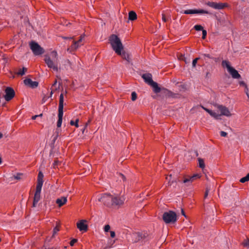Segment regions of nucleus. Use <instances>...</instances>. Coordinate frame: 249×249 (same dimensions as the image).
Instances as JSON below:
<instances>
[{
	"instance_id": "nucleus-33",
	"label": "nucleus",
	"mask_w": 249,
	"mask_h": 249,
	"mask_svg": "<svg viewBox=\"0 0 249 249\" xmlns=\"http://www.w3.org/2000/svg\"><path fill=\"white\" fill-rule=\"evenodd\" d=\"M59 231V227L57 225L54 228L53 230V234L52 235V237H54L55 234Z\"/></svg>"
},
{
	"instance_id": "nucleus-21",
	"label": "nucleus",
	"mask_w": 249,
	"mask_h": 249,
	"mask_svg": "<svg viewBox=\"0 0 249 249\" xmlns=\"http://www.w3.org/2000/svg\"><path fill=\"white\" fill-rule=\"evenodd\" d=\"M133 236L135 238L134 242H137L141 239L146 237L145 234H142L140 232H136L133 233Z\"/></svg>"
},
{
	"instance_id": "nucleus-27",
	"label": "nucleus",
	"mask_w": 249,
	"mask_h": 249,
	"mask_svg": "<svg viewBox=\"0 0 249 249\" xmlns=\"http://www.w3.org/2000/svg\"><path fill=\"white\" fill-rule=\"evenodd\" d=\"M27 71V68L23 67L22 69H20L17 72V74L18 75H23Z\"/></svg>"
},
{
	"instance_id": "nucleus-36",
	"label": "nucleus",
	"mask_w": 249,
	"mask_h": 249,
	"mask_svg": "<svg viewBox=\"0 0 249 249\" xmlns=\"http://www.w3.org/2000/svg\"><path fill=\"white\" fill-rule=\"evenodd\" d=\"M194 28L196 31H202L203 29V27L200 25H196Z\"/></svg>"
},
{
	"instance_id": "nucleus-23",
	"label": "nucleus",
	"mask_w": 249,
	"mask_h": 249,
	"mask_svg": "<svg viewBox=\"0 0 249 249\" xmlns=\"http://www.w3.org/2000/svg\"><path fill=\"white\" fill-rule=\"evenodd\" d=\"M122 57L127 61L128 63H129L131 61V59L130 58V55L128 53H126L125 51L121 52V54L120 55Z\"/></svg>"
},
{
	"instance_id": "nucleus-12",
	"label": "nucleus",
	"mask_w": 249,
	"mask_h": 249,
	"mask_svg": "<svg viewBox=\"0 0 249 249\" xmlns=\"http://www.w3.org/2000/svg\"><path fill=\"white\" fill-rule=\"evenodd\" d=\"M84 35H81L79 39L77 41H73V44L71 45L70 48H68L67 51L70 52L74 51L76 50L81 44H80L82 42L83 38H84Z\"/></svg>"
},
{
	"instance_id": "nucleus-13",
	"label": "nucleus",
	"mask_w": 249,
	"mask_h": 249,
	"mask_svg": "<svg viewBox=\"0 0 249 249\" xmlns=\"http://www.w3.org/2000/svg\"><path fill=\"white\" fill-rule=\"evenodd\" d=\"M181 13L185 14H209L210 13L206 10L203 9H190L186 10L184 11L180 12Z\"/></svg>"
},
{
	"instance_id": "nucleus-39",
	"label": "nucleus",
	"mask_w": 249,
	"mask_h": 249,
	"mask_svg": "<svg viewBox=\"0 0 249 249\" xmlns=\"http://www.w3.org/2000/svg\"><path fill=\"white\" fill-rule=\"evenodd\" d=\"M210 189L208 187H207L205 192V194H204V198H206V197H207L209 192L210 191Z\"/></svg>"
},
{
	"instance_id": "nucleus-1",
	"label": "nucleus",
	"mask_w": 249,
	"mask_h": 249,
	"mask_svg": "<svg viewBox=\"0 0 249 249\" xmlns=\"http://www.w3.org/2000/svg\"><path fill=\"white\" fill-rule=\"evenodd\" d=\"M44 61L47 66L53 71H58V57L57 53L55 51L51 53V56L48 55H45Z\"/></svg>"
},
{
	"instance_id": "nucleus-16",
	"label": "nucleus",
	"mask_w": 249,
	"mask_h": 249,
	"mask_svg": "<svg viewBox=\"0 0 249 249\" xmlns=\"http://www.w3.org/2000/svg\"><path fill=\"white\" fill-rule=\"evenodd\" d=\"M87 220H81L77 223V227L80 231H87L88 230L87 224H86Z\"/></svg>"
},
{
	"instance_id": "nucleus-62",
	"label": "nucleus",
	"mask_w": 249,
	"mask_h": 249,
	"mask_svg": "<svg viewBox=\"0 0 249 249\" xmlns=\"http://www.w3.org/2000/svg\"><path fill=\"white\" fill-rule=\"evenodd\" d=\"M183 60L185 61V62L186 63H188V62L187 61V60H186V58H185Z\"/></svg>"
},
{
	"instance_id": "nucleus-64",
	"label": "nucleus",
	"mask_w": 249,
	"mask_h": 249,
	"mask_svg": "<svg viewBox=\"0 0 249 249\" xmlns=\"http://www.w3.org/2000/svg\"><path fill=\"white\" fill-rule=\"evenodd\" d=\"M209 74V72H207V74H206V77H207L208 76V74Z\"/></svg>"
},
{
	"instance_id": "nucleus-40",
	"label": "nucleus",
	"mask_w": 249,
	"mask_h": 249,
	"mask_svg": "<svg viewBox=\"0 0 249 249\" xmlns=\"http://www.w3.org/2000/svg\"><path fill=\"white\" fill-rule=\"evenodd\" d=\"M59 163V161L57 159L55 160L54 161V162L53 163V168H56Z\"/></svg>"
},
{
	"instance_id": "nucleus-48",
	"label": "nucleus",
	"mask_w": 249,
	"mask_h": 249,
	"mask_svg": "<svg viewBox=\"0 0 249 249\" xmlns=\"http://www.w3.org/2000/svg\"><path fill=\"white\" fill-rule=\"evenodd\" d=\"M119 175L121 177L122 179L124 180V181H125L126 180V178L125 177V176L123 175L121 173H120L119 174Z\"/></svg>"
},
{
	"instance_id": "nucleus-2",
	"label": "nucleus",
	"mask_w": 249,
	"mask_h": 249,
	"mask_svg": "<svg viewBox=\"0 0 249 249\" xmlns=\"http://www.w3.org/2000/svg\"><path fill=\"white\" fill-rule=\"evenodd\" d=\"M109 40L112 49L118 55H121L124 47L120 39L117 35L113 34L109 36Z\"/></svg>"
},
{
	"instance_id": "nucleus-38",
	"label": "nucleus",
	"mask_w": 249,
	"mask_h": 249,
	"mask_svg": "<svg viewBox=\"0 0 249 249\" xmlns=\"http://www.w3.org/2000/svg\"><path fill=\"white\" fill-rule=\"evenodd\" d=\"M202 38L203 39H205V38H206V36H207V31H206V30H204V29H203V30H202Z\"/></svg>"
},
{
	"instance_id": "nucleus-6",
	"label": "nucleus",
	"mask_w": 249,
	"mask_h": 249,
	"mask_svg": "<svg viewBox=\"0 0 249 249\" xmlns=\"http://www.w3.org/2000/svg\"><path fill=\"white\" fill-rule=\"evenodd\" d=\"M150 86L152 87L153 88V91L156 93H158L162 90L163 93L168 97L174 96V93L166 89L163 88L161 89L160 87H159L158 83L155 82L152 83Z\"/></svg>"
},
{
	"instance_id": "nucleus-30",
	"label": "nucleus",
	"mask_w": 249,
	"mask_h": 249,
	"mask_svg": "<svg viewBox=\"0 0 249 249\" xmlns=\"http://www.w3.org/2000/svg\"><path fill=\"white\" fill-rule=\"evenodd\" d=\"M211 112H212V113L210 114V115L211 116H212V117H213V118H214L216 119H220V117L221 116V115L217 114L216 112L213 111L212 110Z\"/></svg>"
},
{
	"instance_id": "nucleus-55",
	"label": "nucleus",
	"mask_w": 249,
	"mask_h": 249,
	"mask_svg": "<svg viewBox=\"0 0 249 249\" xmlns=\"http://www.w3.org/2000/svg\"><path fill=\"white\" fill-rule=\"evenodd\" d=\"M38 117V115H35L32 117V119L35 120L36 119V118Z\"/></svg>"
},
{
	"instance_id": "nucleus-51",
	"label": "nucleus",
	"mask_w": 249,
	"mask_h": 249,
	"mask_svg": "<svg viewBox=\"0 0 249 249\" xmlns=\"http://www.w3.org/2000/svg\"><path fill=\"white\" fill-rule=\"evenodd\" d=\"M204 56L205 57H207L209 58H212V59H214V60L216 59L215 58H213L211 57L209 54H204Z\"/></svg>"
},
{
	"instance_id": "nucleus-10",
	"label": "nucleus",
	"mask_w": 249,
	"mask_h": 249,
	"mask_svg": "<svg viewBox=\"0 0 249 249\" xmlns=\"http://www.w3.org/2000/svg\"><path fill=\"white\" fill-rule=\"evenodd\" d=\"M201 176L198 174H194L193 176L190 177L188 176L184 178L182 182L185 184L186 186H190L192 183L197 178H199Z\"/></svg>"
},
{
	"instance_id": "nucleus-52",
	"label": "nucleus",
	"mask_w": 249,
	"mask_h": 249,
	"mask_svg": "<svg viewBox=\"0 0 249 249\" xmlns=\"http://www.w3.org/2000/svg\"><path fill=\"white\" fill-rule=\"evenodd\" d=\"M185 58V57L184 55H182V54H180V55L179 57V59L182 60H184Z\"/></svg>"
},
{
	"instance_id": "nucleus-22",
	"label": "nucleus",
	"mask_w": 249,
	"mask_h": 249,
	"mask_svg": "<svg viewBox=\"0 0 249 249\" xmlns=\"http://www.w3.org/2000/svg\"><path fill=\"white\" fill-rule=\"evenodd\" d=\"M67 201V198L65 196H63L60 198H58L56 200V203L58 204L59 207L63 206Z\"/></svg>"
},
{
	"instance_id": "nucleus-63",
	"label": "nucleus",
	"mask_w": 249,
	"mask_h": 249,
	"mask_svg": "<svg viewBox=\"0 0 249 249\" xmlns=\"http://www.w3.org/2000/svg\"><path fill=\"white\" fill-rule=\"evenodd\" d=\"M2 162V160H1V158L0 157V164Z\"/></svg>"
},
{
	"instance_id": "nucleus-14",
	"label": "nucleus",
	"mask_w": 249,
	"mask_h": 249,
	"mask_svg": "<svg viewBox=\"0 0 249 249\" xmlns=\"http://www.w3.org/2000/svg\"><path fill=\"white\" fill-rule=\"evenodd\" d=\"M41 188L36 187V192L35 193L34 200L33 203V207H36L37 203L40 199V193Z\"/></svg>"
},
{
	"instance_id": "nucleus-20",
	"label": "nucleus",
	"mask_w": 249,
	"mask_h": 249,
	"mask_svg": "<svg viewBox=\"0 0 249 249\" xmlns=\"http://www.w3.org/2000/svg\"><path fill=\"white\" fill-rule=\"evenodd\" d=\"M231 77L234 79H240L241 78L240 74L238 73V71L233 67L228 71Z\"/></svg>"
},
{
	"instance_id": "nucleus-15",
	"label": "nucleus",
	"mask_w": 249,
	"mask_h": 249,
	"mask_svg": "<svg viewBox=\"0 0 249 249\" xmlns=\"http://www.w3.org/2000/svg\"><path fill=\"white\" fill-rule=\"evenodd\" d=\"M216 107L220 111L221 114L220 115H224L227 117L231 116V113H230L228 108L225 106L222 105H216Z\"/></svg>"
},
{
	"instance_id": "nucleus-50",
	"label": "nucleus",
	"mask_w": 249,
	"mask_h": 249,
	"mask_svg": "<svg viewBox=\"0 0 249 249\" xmlns=\"http://www.w3.org/2000/svg\"><path fill=\"white\" fill-rule=\"evenodd\" d=\"M110 236L112 238H114L115 236V232L113 231H110Z\"/></svg>"
},
{
	"instance_id": "nucleus-56",
	"label": "nucleus",
	"mask_w": 249,
	"mask_h": 249,
	"mask_svg": "<svg viewBox=\"0 0 249 249\" xmlns=\"http://www.w3.org/2000/svg\"><path fill=\"white\" fill-rule=\"evenodd\" d=\"M73 37H64V39H72Z\"/></svg>"
},
{
	"instance_id": "nucleus-9",
	"label": "nucleus",
	"mask_w": 249,
	"mask_h": 249,
	"mask_svg": "<svg viewBox=\"0 0 249 249\" xmlns=\"http://www.w3.org/2000/svg\"><path fill=\"white\" fill-rule=\"evenodd\" d=\"M5 92L4 99L6 101H10L15 95L14 90L11 87H7L5 89Z\"/></svg>"
},
{
	"instance_id": "nucleus-31",
	"label": "nucleus",
	"mask_w": 249,
	"mask_h": 249,
	"mask_svg": "<svg viewBox=\"0 0 249 249\" xmlns=\"http://www.w3.org/2000/svg\"><path fill=\"white\" fill-rule=\"evenodd\" d=\"M242 245L244 247L247 248H249V239L247 238L246 240H245L242 243Z\"/></svg>"
},
{
	"instance_id": "nucleus-4",
	"label": "nucleus",
	"mask_w": 249,
	"mask_h": 249,
	"mask_svg": "<svg viewBox=\"0 0 249 249\" xmlns=\"http://www.w3.org/2000/svg\"><path fill=\"white\" fill-rule=\"evenodd\" d=\"M64 95L63 93H61L59 97V103L58 107V119L57 122V126L60 127L61 126L62 123V119L63 115V107H64Z\"/></svg>"
},
{
	"instance_id": "nucleus-7",
	"label": "nucleus",
	"mask_w": 249,
	"mask_h": 249,
	"mask_svg": "<svg viewBox=\"0 0 249 249\" xmlns=\"http://www.w3.org/2000/svg\"><path fill=\"white\" fill-rule=\"evenodd\" d=\"M30 48L35 55H41L44 53V50L37 43L32 41L30 44Z\"/></svg>"
},
{
	"instance_id": "nucleus-37",
	"label": "nucleus",
	"mask_w": 249,
	"mask_h": 249,
	"mask_svg": "<svg viewBox=\"0 0 249 249\" xmlns=\"http://www.w3.org/2000/svg\"><path fill=\"white\" fill-rule=\"evenodd\" d=\"M199 59V58L197 57L193 60V62H192V66L193 68L196 67L197 62Z\"/></svg>"
},
{
	"instance_id": "nucleus-19",
	"label": "nucleus",
	"mask_w": 249,
	"mask_h": 249,
	"mask_svg": "<svg viewBox=\"0 0 249 249\" xmlns=\"http://www.w3.org/2000/svg\"><path fill=\"white\" fill-rule=\"evenodd\" d=\"M43 177L44 175L43 173L40 171L37 176V181L36 187L42 188L43 183Z\"/></svg>"
},
{
	"instance_id": "nucleus-49",
	"label": "nucleus",
	"mask_w": 249,
	"mask_h": 249,
	"mask_svg": "<svg viewBox=\"0 0 249 249\" xmlns=\"http://www.w3.org/2000/svg\"><path fill=\"white\" fill-rule=\"evenodd\" d=\"M203 109H204L206 112H207L209 114L212 113V112H211L212 110H211L209 109H208V108H205V107H203Z\"/></svg>"
},
{
	"instance_id": "nucleus-24",
	"label": "nucleus",
	"mask_w": 249,
	"mask_h": 249,
	"mask_svg": "<svg viewBox=\"0 0 249 249\" xmlns=\"http://www.w3.org/2000/svg\"><path fill=\"white\" fill-rule=\"evenodd\" d=\"M57 80H55L53 83V84L51 88V93H50V97H51L52 94H53V92L57 90L58 89H59V87H60V83H59V85L57 87H56V84H57Z\"/></svg>"
},
{
	"instance_id": "nucleus-25",
	"label": "nucleus",
	"mask_w": 249,
	"mask_h": 249,
	"mask_svg": "<svg viewBox=\"0 0 249 249\" xmlns=\"http://www.w3.org/2000/svg\"><path fill=\"white\" fill-rule=\"evenodd\" d=\"M137 16L136 13L133 11H131L128 13V19L130 20L133 21L137 19Z\"/></svg>"
},
{
	"instance_id": "nucleus-59",
	"label": "nucleus",
	"mask_w": 249,
	"mask_h": 249,
	"mask_svg": "<svg viewBox=\"0 0 249 249\" xmlns=\"http://www.w3.org/2000/svg\"><path fill=\"white\" fill-rule=\"evenodd\" d=\"M247 96H248V99H249V93H246Z\"/></svg>"
},
{
	"instance_id": "nucleus-26",
	"label": "nucleus",
	"mask_w": 249,
	"mask_h": 249,
	"mask_svg": "<svg viewBox=\"0 0 249 249\" xmlns=\"http://www.w3.org/2000/svg\"><path fill=\"white\" fill-rule=\"evenodd\" d=\"M222 66L223 67H226L228 71L232 68L230 66V62L227 60H223L222 62Z\"/></svg>"
},
{
	"instance_id": "nucleus-61",
	"label": "nucleus",
	"mask_w": 249,
	"mask_h": 249,
	"mask_svg": "<svg viewBox=\"0 0 249 249\" xmlns=\"http://www.w3.org/2000/svg\"><path fill=\"white\" fill-rule=\"evenodd\" d=\"M57 139V136H55L54 138V139H53V141H55L56 140V139Z\"/></svg>"
},
{
	"instance_id": "nucleus-44",
	"label": "nucleus",
	"mask_w": 249,
	"mask_h": 249,
	"mask_svg": "<svg viewBox=\"0 0 249 249\" xmlns=\"http://www.w3.org/2000/svg\"><path fill=\"white\" fill-rule=\"evenodd\" d=\"M110 227L109 225H107L105 226L104 227V231H105L106 232H107L109 231V230H110Z\"/></svg>"
},
{
	"instance_id": "nucleus-58",
	"label": "nucleus",
	"mask_w": 249,
	"mask_h": 249,
	"mask_svg": "<svg viewBox=\"0 0 249 249\" xmlns=\"http://www.w3.org/2000/svg\"><path fill=\"white\" fill-rule=\"evenodd\" d=\"M46 100L45 99V97H44L43 99H42V103H44L45 102Z\"/></svg>"
},
{
	"instance_id": "nucleus-18",
	"label": "nucleus",
	"mask_w": 249,
	"mask_h": 249,
	"mask_svg": "<svg viewBox=\"0 0 249 249\" xmlns=\"http://www.w3.org/2000/svg\"><path fill=\"white\" fill-rule=\"evenodd\" d=\"M142 77L143 79L144 82L149 85L154 82L152 80V75L151 73H144L142 75Z\"/></svg>"
},
{
	"instance_id": "nucleus-43",
	"label": "nucleus",
	"mask_w": 249,
	"mask_h": 249,
	"mask_svg": "<svg viewBox=\"0 0 249 249\" xmlns=\"http://www.w3.org/2000/svg\"><path fill=\"white\" fill-rule=\"evenodd\" d=\"M90 122H91V119H89L88 120V121L86 123V124L84 126V128L83 130H82L83 133H84V131L85 129H86V128L87 127V126L89 125V124H90Z\"/></svg>"
},
{
	"instance_id": "nucleus-28",
	"label": "nucleus",
	"mask_w": 249,
	"mask_h": 249,
	"mask_svg": "<svg viewBox=\"0 0 249 249\" xmlns=\"http://www.w3.org/2000/svg\"><path fill=\"white\" fill-rule=\"evenodd\" d=\"M198 162H199V166L200 168L203 169L205 167V163L204 160L202 159L198 158Z\"/></svg>"
},
{
	"instance_id": "nucleus-57",
	"label": "nucleus",
	"mask_w": 249,
	"mask_h": 249,
	"mask_svg": "<svg viewBox=\"0 0 249 249\" xmlns=\"http://www.w3.org/2000/svg\"><path fill=\"white\" fill-rule=\"evenodd\" d=\"M3 137V134L0 132V139L2 138Z\"/></svg>"
},
{
	"instance_id": "nucleus-32",
	"label": "nucleus",
	"mask_w": 249,
	"mask_h": 249,
	"mask_svg": "<svg viewBox=\"0 0 249 249\" xmlns=\"http://www.w3.org/2000/svg\"><path fill=\"white\" fill-rule=\"evenodd\" d=\"M78 122H79V119H76L75 122H74L73 121L71 120L70 122V124L71 125H75V127H79Z\"/></svg>"
},
{
	"instance_id": "nucleus-11",
	"label": "nucleus",
	"mask_w": 249,
	"mask_h": 249,
	"mask_svg": "<svg viewBox=\"0 0 249 249\" xmlns=\"http://www.w3.org/2000/svg\"><path fill=\"white\" fill-rule=\"evenodd\" d=\"M125 198L124 196H113L112 203L114 206H121L124 204Z\"/></svg>"
},
{
	"instance_id": "nucleus-34",
	"label": "nucleus",
	"mask_w": 249,
	"mask_h": 249,
	"mask_svg": "<svg viewBox=\"0 0 249 249\" xmlns=\"http://www.w3.org/2000/svg\"><path fill=\"white\" fill-rule=\"evenodd\" d=\"M22 176V173H18L17 175L14 176V178L16 179L19 180L21 178V176Z\"/></svg>"
},
{
	"instance_id": "nucleus-53",
	"label": "nucleus",
	"mask_w": 249,
	"mask_h": 249,
	"mask_svg": "<svg viewBox=\"0 0 249 249\" xmlns=\"http://www.w3.org/2000/svg\"><path fill=\"white\" fill-rule=\"evenodd\" d=\"M181 214H182V215H183L184 217H187V216H186V214H185V212H184V211L183 209H181Z\"/></svg>"
},
{
	"instance_id": "nucleus-5",
	"label": "nucleus",
	"mask_w": 249,
	"mask_h": 249,
	"mask_svg": "<svg viewBox=\"0 0 249 249\" xmlns=\"http://www.w3.org/2000/svg\"><path fill=\"white\" fill-rule=\"evenodd\" d=\"M112 198V195L105 193L102 195L101 196L98 198V201L103 202L105 205L108 207H111L113 206Z\"/></svg>"
},
{
	"instance_id": "nucleus-60",
	"label": "nucleus",
	"mask_w": 249,
	"mask_h": 249,
	"mask_svg": "<svg viewBox=\"0 0 249 249\" xmlns=\"http://www.w3.org/2000/svg\"><path fill=\"white\" fill-rule=\"evenodd\" d=\"M42 115H43L42 113H41L40 114L38 115V117H41V116H42Z\"/></svg>"
},
{
	"instance_id": "nucleus-8",
	"label": "nucleus",
	"mask_w": 249,
	"mask_h": 249,
	"mask_svg": "<svg viewBox=\"0 0 249 249\" xmlns=\"http://www.w3.org/2000/svg\"><path fill=\"white\" fill-rule=\"evenodd\" d=\"M206 4L214 9L220 10L228 7V4L227 3L216 2L213 1H208Z\"/></svg>"
},
{
	"instance_id": "nucleus-42",
	"label": "nucleus",
	"mask_w": 249,
	"mask_h": 249,
	"mask_svg": "<svg viewBox=\"0 0 249 249\" xmlns=\"http://www.w3.org/2000/svg\"><path fill=\"white\" fill-rule=\"evenodd\" d=\"M172 178V175H170L168 177H167L166 178V179L168 180V183L170 185H171L172 183L173 182V181H172V183H171V179Z\"/></svg>"
},
{
	"instance_id": "nucleus-41",
	"label": "nucleus",
	"mask_w": 249,
	"mask_h": 249,
	"mask_svg": "<svg viewBox=\"0 0 249 249\" xmlns=\"http://www.w3.org/2000/svg\"><path fill=\"white\" fill-rule=\"evenodd\" d=\"M77 242V240L76 239H73L70 242V245L71 246H73L75 243Z\"/></svg>"
},
{
	"instance_id": "nucleus-47",
	"label": "nucleus",
	"mask_w": 249,
	"mask_h": 249,
	"mask_svg": "<svg viewBox=\"0 0 249 249\" xmlns=\"http://www.w3.org/2000/svg\"><path fill=\"white\" fill-rule=\"evenodd\" d=\"M162 20L164 22H166L167 21V19L165 17V15L164 14H162Z\"/></svg>"
},
{
	"instance_id": "nucleus-3",
	"label": "nucleus",
	"mask_w": 249,
	"mask_h": 249,
	"mask_svg": "<svg viewBox=\"0 0 249 249\" xmlns=\"http://www.w3.org/2000/svg\"><path fill=\"white\" fill-rule=\"evenodd\" d=\"M162 219L166 224L175 223L177 220V214L172 211L164 212L162 215Z\"/></svg>"
},
{
	"instance_id": "nucleus-54",
	"label": "nucleus",
	"mask_w": 249,
	"mask_h": 249,
	"mask_svg": "<svg viewBox=\"0 0 249 249\" xmlns=\"http://www.w3.org/2000/svg\"><path fill=\"white\" fill-rule=\"evenodd\" d=\"M245 92L246 93H249V89L248 88L247 85H246V87H245Z\"/></svg>"
},
{
	"instance_id": "nucleus-29",
	"label": "nucleus",
	"mask_w": 249,
	"mask_h": 249,
	"mask_svg": "<svg viewBox=\"0 0 249 249\" xmlns=\"http://www.w3.org/2000/svg\"><path fill=\"white\" fill-rule=\"evenodd\" d=\"M249 180V173L246 176L241 178L240 180V181L241 183H245Z\"/></svg>"
},
{
	"instance_id": "nucleus-45",
	"label": "nucleus",
	"mask_w": 249,
	"mask_h": 249,
	"mask_svg": "<svg viewBox=\"0 0 249 249\" xmlns=\"http://www.w3.org/2000/svg\"><path fill=\"white\" fill-rule=\"evenodd\" d=\"M239 84L240 86L246 87L247 84L243 81L239 82Z\"/></svg>"
},
{
	"instance_id": "nucleus-46",
	"label": "nucleus",
	"mask_w": 249,
	"mask_h": 249,
	"mask_svg": "<svg viewBox=\"0 0 249 249\" xmlns=\"http://www.w3.org/2000/svg\"><path fill=\"white\" fill-rule=\"evenodd\" d=\"M220 135L222 137H226L227 136V133L223 131L220 132Z\"/></svg>"
},
{
	"instance_id": "nucleus-35",
	"label": "nucleus",
	"mask_w": 249,
	"mask_h": 249,
	"mask_svg": "<svg viewBox=\"0 0 249 249\" xmlns=\"http://www.w3.org/2000/svg\"><path fill=\"white\" fill-rule=\"evenodd\" d=\"M137 95L135 91H133L131 93V100L133 101H135L137 99Z\"/></svg>"
},
{
	"instance_id": "nucleus-17",
	"label": "nucleus",
	"mask_w": 249,
	"mask_h": 249,
	"mask_svg": "<svg viewBox=\"0 0 249 249\" xmlns=\"http://www.w3.org/2000/svg\"><path fill=\"white\" fill-rule=\"evenodd\" d=\"M23 82L25 85L28 86L32 89H35V88L37 87L38 86V82L33 81L30 78L25 79Z\"/></svg>"
}]
</instances>
